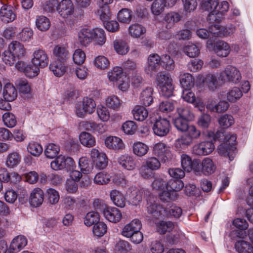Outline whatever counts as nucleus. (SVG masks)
<instances>
[{"label":"nucleus","instance_id":"13d9d810","mask_svg":"<svg viewBox=\"0 0 253 253\" xmlns=\"http://www.w3.org/2000/svg\"><path fill=\"white\" fill-rule=\"evenodd\" d=\"M94 65L98 69L104 70L108 68L110 62L105 56L99 55L96 57L93 61Z\"/></svg>","mask_w":253,"mask_h":253},{"label":"nucleus","instance_id":"6e6d98bb","mask_svg":"<svg viewBox=\"0 0 253 253\" xmlns=\"http://www.w3.org/2000/svg\"><path fill=\"white\" fill-rule=\"evenodd\" d=\"M177 113L179 118H182L189 121L194 119V115L188 107H180L177 109Z\"/></svg>","mask_w":253,"mask_h":253},{"label":"nucleus","instance_id":"f8f14e48","mask_svg":"<svg viewBox=\"0 0 253 253\" xmlns=\"http://www.w3.org/2000/svg\"><path fill=\"white\" fill-rule=\"evenodd\" d=\"M57 11L64 18H67L74 12V5L71 0H62L58 2Z\"/></svg>","mask_w":253,"mask_h":253},{"label":"nucleus","instance_id":"c9c22d12","mask_svg":"<svg viewBox=\"0 0 253 253\" xmlns=\"http://www.w3.org/2000/svg\"><path fill=\"white\" fill-rule=\"evenodd\" d=\"M132 114L135 120L143 121L148 117V111L144 107L136 105L132 110Z\"/></svg>","mask_w":253,"mask_h":253},{"label":"nucleus","instance_id":"b1692460","mask_svg":"<svg viewBox=\"0 0 253 253\" xmlns=\"http://www.w3.org/2000/svg\"><path fill=\"white\" fill-rule=\"evenodd\" d=\"M153 89L151 87L143 90L139 96L140 103L145 106H150L153 102Z\"/></svg>","mask_w":253,"mask_h":253},{"label":"nucleus","instance_id":"de8ad7c7","mask_svg":"<svg viewBox=\"0 0 253 253\" xmlns=\"http://www.w3.org/2000/svg\"><path fill=\"white\" fill-rule=\"evenodd\" d=\"M53 54L56 58V61L65 62L68 58L69 53L65 47L56 45L54 48Z\"/></svg>","mask_w":253,"mask_h":253},{"label":"nucleus","instance_id":"72a5a7b5","mask_svg":"<svg viewBox=\"0 0 253 253\" xmlns=\"http://www.w3.org/2000/svg\"><path fill=\"white\" fill-rule=\"evenodd\" d=\"M181 19V16L177 12H170L166 14L164 18V20L166 23V27L167 29L171 28L175 23L178 22Z\"/></svg>","mask_w":253,"mask_h":253},{"label":"nucleus","instance_id":"a211bd4d","mask_svg":"<svg viewBox=\"0 0 253 253\" xmlns=\"http://www.w3.org/2000/svg\"><path fill=\"white\" fill-rule=\"evenodd\" d=\"M103 213L106 219L113 223L119 222L122 217L120 211L115 207L105 208L103 211Z\"/></svg>","mask_w":253,"mask_h":253},{"label":"nucleus","instance_id":"7c9ffc66","mask_svg":"<svg viewBox=\"0 0 253 253\" xmlns=\"http://www.w3.org/2000/svg\"><path fill=\"white\" fill-rule=\"evenodd\" d=\"M107 77L109 81L113 83H117L125 76L124 75L122 68L116 66L108 72Z\"/></svg>","mask_w":253,"mask_h":253},{"label":"nucleus","instance_id":"6e6552de","mask_svg":"<svg viewBox=\"0 0 253 253\" xmlns=\"http://www.w3.org/2000/svg\"><path fill=\"white\" fill-rule=\"evenodd\" d=\"M170 123L169 121L164 118H160L156 120L153 126V130L155 134L159 136H166L169 132Z\"/></svg>","mask_w":253,"mask_h":253},{"label":"nucleus","instance_id":"393cba45","mask_svg":"<svg viewBox=\"0 0 253 253\" xmlns=\"http://www.w3.org/2000/svg\"><path fill=\"white\" fill-rule=\"evenodd\" d=\"M179 78L180 85L183 89L191 88L193 87L194 79L190 74L180 72Z\"/></svg>","mask_w":253,"mask_h":253},{"label":"nucleus","instance_id":"3c124183","mask_svg":"<svg viewBox=\"0 0 253 253\" xmlns=\"http://www.w3.org/2000/svg\"><path fill=\"white\" fill-rule=\"evenodd\" d=\"M45 196L48 202L52 205L56 204L60 198L58 191L52 188H47L45 192Z\"/></svg>","mask_w":253,"mask_h":253},{"label":"nucleus","instance_id":"c756f323","mask_svg":"<svg viewBox=\"0 0 253 253\" xmlns=\"http://www.w3.org/2000/svg\"><path fill=\"white\" fill-rule=\"evenodd\" d=\"M8 49L17 58L22 57L26 54L24 45L17 41L11 42L8 45Z\"/></svg>","mask_w":253,"mask_h":253},{"label":"nucleus","instance_id":"0e129e2a","mask_svg":"<svg viewBox=\"0 0 253 253\" xmlns=\"http://www.w3.org/2000/svg\"><path fill=\"white\" fill-rule=\"evenodd\" d=\"M59 151L60 148L58 145L50 143L46 146L44 153L47 158H54L57 155Z\"/></svg>","mask_w":253,"mask_h":253},{"label":"nucleus","instance_id":"680f3d73","mask_svg":"<svg viewBox=\"0 0 253 253\" xmlns=\"http://www.w3.org/2000/svg\"><path fill=\"white\" fill-rule=\"evenodd\" d=\"M131 11L127 8H123L118 13V19L122 23H128L131 21Z\"/></svg>","mask_w":253,"mask_h":253},{"label":"nucleus","instance_id":"c85d7f7f","mask_svg":"<svg viewBox=\"0 0 253 253\" xmlns=\"http://www.w3.org/2000/svg\"><path fill=\"white\" fill-rule=\"evenodd\" d=\"M17 96V92L15 87L10 83H7L4 86L3 89V96L7 101H13Z\"/></svg>","mask_w":253,"mask_h":253},{"label":"nucleus","instance_id":"e433bc0d","mask_svg":"<svg viewBox=\"0 0 253 253\" xmlns=\"http://www.w3.org/2000/svg\"><path fill=\"white\" fill-rule=\"evenodd\" d=\"M118 163L124 168L127 170L133 169L135 166L133 158L128 155H123L118 158Z\"/></svg>","mask_w":253,"mask_h":253},{"label":"nucleus","instance_id":"1a4fd4ad","mask_svg":"<svg viewBox=\"0 0 253 253\" xmlns=\"http://www.w3.org/2000/svg\"><path fill=\"white\" fill-rule=\"evenodd\" d=\"M74 165L72 158L63 155H59L50 163L51 168L55 170L62 169L66 167H73Z\"/></svg>","mask_w":253,"mask_h":253},{"label":"nucleus","instance_id":"bf43d9fd","mask_svg":"<svg viewBox=\"0 0 253 253\" xmlns=\"http://www.w3.org/2000/svg\"><path fill=\"white\" fill-rule=\"evenodd\" d=\"M99 215L97 212L90 211L88 212L84 218V223L87 226H90L99 222Z\"/></svg>","mask_w":253,"mask_h":253},{"label":"nucleus","instance_id":"2eb2a0df","mask_svg":"<svg viewBox=\"0 0 253 253\" xmlns=\"http://www.w3.org/2000/svg\"><path fill=\"white\" fill-rule=\"evenodd\" d=\"M218 77L219 76L215 74H208L206 75L202 81L204 85L210 90H215L223 83L219 80Z\"/></svg>","mask_w":253,"mask_h":253},{"label":"nucleus","instance_id":"0eeeda50","mask_svg":"<svg viewBox=\"0 0 253 253\" xmlns=\"http://www.w3.org/2000/svg\"><path fill=\"white\" fill-rule=\"evenodd\" d=\"M90 156L97 169H103L107 166L108 160L105 153L99 152L97 149L93 148L90 151Z\"/></svg>","mask_w":253,"mask_h":253},{"label":"nucleus","instance_id":"864d4df0","mask_svg":"<svg viewBox=\"0 0 253 253\" xmlns=\"http://www.w3.org/2000/svg\"><path fill=\"white\" fill-rule=\"evenodd\" d=\"M37 28L42 31L48 30L50 27V21L45 16L41 15L38 16L36 20Z\"/></svg>","mask_w":253,"mask_h":253},{"label":"nucleus","instance_id":"49530a36","mask_svg":"<svg viewBox=\"0 0 253 253\" xmlns=\"http://www.w3.org/2000/svg\"><path fill=\"white\" fill-rule=\"evenodd\" d=\"M191 88L183 89L181 97L185 101L193 103L195 106H198L200 103V100L196 99L194 93L190 90Z\"/></svg>","mask_w":253,"mask_h":253},{"label":"nucleus","instance_id":"c03bdc74","mask_svg":"<svg viewBox=\"0 0 253 253\" xmlns=\"http://www.w3.org/2000/svg\"><path fill=\"white\" fill-rule=\"evenodd\" d=\"M111 176L105 171H101L95 174L93 178L95 184L99 185L107 184L110 181Z\"/></svg>","mask_w":253,"mask_h":253},{"label":"nucleus","instance_id":"a19ab883","mask_svg":"<svg viewBox=\"0 0 253 253\" xmlns=\"http://www.w3.org/2000/svg\"><path fill=\"white\" fill-rule=\"evenodd\" d=\"M236 251L239 253H253V247L249 242L241 240L238 241L235 245Z\"/></svg>","mask_w":253,"mask_h":253},{"label":"nucleus","instance_id":"8fccbe9b","mask_svg":"<svg viewBox=\"0 0 253 253\" xmlns=\"http://www.w3.org/2000/svg\"><path fill=\"white\" fill-rule=\"evenodd\" d=\"M167 180L164 175H156L152 183L153 189L157 190H163L166 188Z\"/></svg>","mask_w":253,"mask_h":253},{"label":"nucleus","instance_id":"a18cd8bd","mask_svg":"<svg viewBox=\"0 0 253 253\" xmlns=\"http://www.w3.org/2000/svg\"><path fill=\"white\" fill-rule=\"evenodd\" d=\"M132 150L135 155L138 157H142L147 153L149 147L144 143L136 142L133 144Z\"/></svg>","mask_w":253,"mask_h":253},{"label":"nucleus","instance_id":"58836bf2","mask_svg":"<svg viewBox=\"0 0 253 253\" xmlns=\"http://www.w3.org/2000/svg\"><path fill=\"white\" fill-rule=\"evenodd\" d=\"M203 173L206 175L213 173L216 169V166L211 159L205 158L202 161Z\"/></svg>","mask_w":253,"mask_h":253},{"label":"nucleus","instance_id":"7ed1b4c3","mask_svg":"<svg viewBox=\"0 0 253 253\" xmlns=\"http://www.w3.org/2000/svg\"><path fill=\"white\" fill-rule=\"evenodd\" d=\"M242 76L240 71L235 67L231 65L227 66L224 70L221 72L218 79L222 83L226 82L238 83L241 80Z\"/></svg>","mask_w":253,"mask_h":253},{"label":"nucleus","instance_id":"f257e3e1","mask_svg":"<svg viewBox=\"0 0 253 253\" xmlns=\"http://www.w3.org/2000/svg\"><path fill=\"white\" fill-rule=\"evenodd\" d=\"M95 103L92 99L84 97L82 101L76 104V114L77 117L84 118L87 114H92L95 110Z\"/></svg>","mask_w":253,"mask_h":253},{"label":"nucleus","instance_id":"412c9836","mask_svg":"<svg viewBox=\"0 0 253 253\" xmlns=\"http://www.w3.org/2000/svg\"><path fill=\"white\" fill-rule=\"evenodd\" d=\"M161 57L158 54H150L148 58V65L145 69L146 72L149 74L153 71L157 70L161 64Z\"/></svg>","mask_w":253,"mask_h":253},{"label":"nucleus","instance_id":"6ab92c4d","mask_svg":"<svg viewBox=\"0 0 253 253\" xmlns=\"http://www.w3.org/2000/svg\"><path fill=\"white\" fill-rule=\"evenodd\" d=\"M128 192V202L132 205H138L142 200L144 190L131 187L129 189Z\"/></svg>","mask_w":253,"mask_h":253},{"label":"nucleus","instance_id":"423d86ee","mask_svg":"<svg viewBox=\"0 0 253 253\" xmlns=\"http://www.w3.org/2000/svg\"><path fill=\"white\" fill-rule=\"evenodd\" d=\"M214 149V145L211 141H204L195 144L192 147V153L196 156H206Z\"/></svg>","mask_w":253,"mask_h":253},{"label":"nucleus","instance_id":"69168bd1","mask_svg":"<svg viewBox=\"0 0 253 253\" xmlns=\"http://www.w3.org/2000/svg\"><path fill=\"white\" fill-rule=\"evenodd\" d=\"M183 52L190 57H195L200 53L199 49L194 44L191 43L185 46L183 48Z\"/></svg>","mask_w":253,"mask_h":253},{"label":"nucleus","instance_id":"4d7b16f0","mask_svg":"<svg viewBox=\"0 0 253 253\" xmlns=\"http://www.w3.org/2000/svg\"><path fill=\"white\" fill-rule=\"evenodd\" d=\"M164 0H155L151 7V11L155 15H160L165 10L166 5Z\"/></svg>","mask_w":253,"mask_h":253},{"label":"nucleus","instance_id":"37998d69","mask_svg":"<svg viewBox=\"0 0 253 253\" xmlns=\"http://www.w3.org/2000/svg\"><path fill=\"white\" fill-rule=\"evenodd\" d=\"M20 155L16 152L8 154L6 161V165L9 168H13L18 166L21 162Z\"/></svg>","mask_w":253,"mask_h":253},{"label":"nucleus","instance_id":"5fc2aeb1","mask_svg":"<svg viewBox=\"0 0 253 253\" xmlns=\"http://www.w3.org/2000/svg\"><path fill=\"white\" fill-rule=\"evenodd\" d=\"M98 9L96 12L97 16H99L102 21H106L109 20L111 15L110 9L109 6H98Z\"/></svg>","mask_w":253,"mask_h":253},{"label":"nucleus","instance_id":"79ce46f5","mask_svg":"<svg viewBox=\"0 0 253 253\" xmlns=\"http://www.w3.org/2000/svg\"><path fill=\"white\" fill-rule=\"evenodd\" d=\"M80 142L83 145L91 147L95 145V139L91 134L86 132H82L79 136Z\"/></svg>","mask_w":253,"mask_h":253},{"label":"nucleus","instance_id":"4c0bfd02","mask_svg":"<svg viewBox=\"0 0 253 253\" xmlns=\"http://www.w3.org/2000/svg\"><path fill=\"white\" fill-rule=\"evenodd\" d=\"M106 106L114 111H118L122 106V101L115 95H111L106 99Z\"/></svg>","mask_w":253,"mask_h":253},{"label":"nucleus","instance_id":"cd10ccee","mask_svg":"<svg viewBox=\"0 0 253 253\" xmlns=\"http://www.w3.org/2000/svg\"><path fill=\"white\" fill-rule=\"evenodd\" d=\"M27 244L26 238L23 236H18L14 238L10 245V249L13 253L19 252Z\"/></svg>","mask_w":253,"mask_h":253},{"label":"nucleus","instance_id":"f03ea898","mask_svg":"<svg viewBox=\"0 0 253 253\" xmlns=\"http://www.w3.org/2000/svg\"><path fill=\"white\" fill-rule=\"evenodd\" d=\"M200 7L205 11L214 9L223 17L224 14L229 9V5L226 1H222L219 3L217 0H209V1L203 0L202 2L200 3Z\"/></svg>","mask_w":253,"mask_h":253},{"label":"nucleus","instance_id":"4be33fe9","mask_svg":"<svg viewBox=\"0 0 253 253\" xmlns=\"http://www.w3.org/2000/svg\"><path fill=\"white\" fill-rule=\"evenodd\" d=\"M213 50L217 55L220 57H226L230 51L229 44L223 41H219L215 43Z\"/></svg>","mask_w":253,"mask_h":253},{"label":"nucleus","instance_id":"09e8293b","mask_svg":"<svg viewBox=\"0 0 253 253\" xmlns=\"http://www.w3.org/2000/svg\"><path fill=\"white\" fill-rule=\"evenodd\" d=\"M243 95L241 90L237 87L230 89L226 94L227 100L231 103H234L240 99Z\"/></svg>","mask_w":253,"mask_h":253},{"label":"nucleus","instance_id":"20e7f679","mask_svg":"<svg viewBox=\"0 0 253 253\" xmlns=\"http://www.w3.org/2000/svg\"><path fill=\"white\" fill-rule=\"evenodd\" d=\"M157 81L161 88V93L165 97H169L172 95L173 86L172 79L168 75L159 73L157 76Z\"/></svg>","mask_w":253,"mask_h":253},{"label":"nucleus","instance_id":"052dcab7","mask_svg":"<svg viewBox=\"0 0 253 253\" xmlns=\"http://www.w3.org/2000/svg\"><path fill=\"white\" fill-rule=\"evenodd\" d=\"M161 66L168 71L173 70L175 68L173 60L169 55H163L161 57Z\"/></svg>","mask_w":253,"mask_h":253},{"label":"nucleus","instance_id":"9b49d317","mask_svg":"<svg viewBox=\"0 0 253 253\" xmlns=\"http://www.w3.org/2000/svg\"><path fill=\"white\" fill-rule=\"evenodd\" d=\"M44 194L43 190L39 187L33 189L30 194L29 202L34 207H38L43 203Z\"/></svg>","mask_w":253,"mask_h":253},{"label":"nucleus","instance_id":"ea45409f","mask_svg":"<svg viewBox=\"0 0 253 253\" xmlns=\"http://www.w3.org/2000/svg\"><path fill=\"white\" fill-rule=\"evenodd\" d=\"M129 33L133 38H139L146 33V29L142 25L135 23L129 26Z\"/></svg>","mask_w":253,"mask_h":253},{"label":"nucleus","instance_id":"9d476101","mask_svg":"<svg viewBox=\"0 0 253 253\" xmlns=\"http://www.w3.org/2000/svg\"><path fill=\"white\" fill-rule=\"evenodd\" d=\"M32 63L39 68H43L48 64V58L44 50L41 49H36L33 53Z\"/></svg>","mask_w":253,"mask_h":253},{"label":"nucleus","instance_id":"774afa93","mask_svg":"<svg viewBox=\"0 0 253 253\" xmlns=\"http://www.w3.org/2000/svg\"><path fill=\"white\" fill-rule=\"evenodd\" d=\"M115 250L118 253H126L131 250L128 242L124 240H120L116 245Z\"/></svg>","mask_w":253,"mask_h":253},{"label":"nucleus","instance_id":"dca6fc26","mask_svg":"<svg viewBox=\"0 0 253 253\" xmlns=\"http://www.w3.org/2000/svg\"><path fill=\"white\" fill-rule=\"evenodd\" d=\"M141 227V221L138 219H134L124 226L122 234L126 238H129L132 234L140 230Z\"/></svg>","mask_w":253,"mask_h":253},{"label":"nucleus","instance_id":"39448f33","mask_svg":"<svg viewBox=\"0 0 253 253\" xmlns=\"http://www.w3.org/2000/svg\"><path fill=\"white\" fill-rule=\"evenodd\" d=\"M153 152L162 163L169 162L172 158L169 147L164 143L155 144L153 147Z\"/></svg>","mask_w":253,"mask_h":253},{"label":"nucleus","instance_id":"5701e85b","mask_svg":"<svg viewBox=\"0 0 253 253\" xmlns=\"http://www.w3.org/2000/svg\"><path fill=\"white\" fill-rule=\"evenodd\" d=\"M105 146L109 149L114 150L123 149L125 147L121 139L116 136H109L105 140Z\"/></svg>","mask_w":253,"mask_h":253},{"label":"nucleus","instance_id":"e2e57ef3","mask_svg":"<svg viewBox=\"0 0 253 253\" xmlns=\"http://www.w3.org/2000/svg\"><path fill=\"white\" fill-rule=\"evenodd\" d=\"M27 150L31 155L39 156L42 152V147L37 142H31L27 146Z\"/></svg>","mask_w":253,"mask_h":253},{"label":"nucleus","instance_id":"603ef678","mask_svg":"<svg viewBox=\"0 0 253 253\" xmlns=\"http://www.w3.org/2000/svg\"><path fill=\"white\" fill-rule=\"evenodd\" d=\"M184 187V183L181 180L170 179L167 182L166 189L171 192L180 191Z\"/></svg>","mask_w":253,"mask_h":253},{"label":"nucleus","instance_id":"338daca9","mask_svg":"<svg viewBox=\"0 0 253 253\" xmlns=\"http://www.w3.org/2000/svg\"><path fill=\"white\" fill-rule=\"evenodd\" d=\"M181 163L182 168L184 170L190 172L192 170V163L191 157L187 154L181 155Z\"/></svg>","mask_w":253,"mask_h":253},{"label":"nucleus","instance_id":"4468645a","mask_svg":"<svg viewBox=\"0 0 253 253\" xmlns=\"http://www.w3.org/2000/svg\"><path fill=\"white\" fill-rule=\"evenodd\" d=\"M11 5L4 4L0 9V18L5 23L11 22L16 18V14Z\"/></svg>","mask_w":253,"mask_h":253},{"label":"nucleus","instance_id":"a878e982","mask_svg":"<svg viewBox=\"0 0 253 253\" xmlns=\"http://www.w3.org/2000/svg\"><path fill=\"white\" fill-rule=\"evenodd\" d=\"M91 33L92 41L94 40L99 45H102L105 43L106 38L105 32L103 29L99 28L91 29Z\"/></svg>","mask_w":253,"mask_h":253},{"label":"nucleus","instance_id":"473e14b6","mask_svg":"<svg viewBox=\"0 0 253 253\" xmlns=\"http://www.w3.org/2000/svg\"><path fill=\"white\" fill-rule=\"evenodd\" d=\"M110 196L113 203L117 207L123 208L126 205V199L123 194L117 190H112Z\"/></svg>","mask_w":253,"mask_h":253},{"label":"nucleus","instance_id":"2f4dec72","mask_svg":"<svg viewBox=\"0 0 253 253\" xmlns=\"http://www.w3.org/2000/svg\"><path fill=\"white\" fill-rule=\"evenodd\" d=\"M15 85L20 94H27L31 93V84L25 78L18 79Z\"/></svg>","mask_w":253,"mask_h":253},{"label":"nucleus","instance_id":"ddd939ff","mask_svg":"<svg viewBox=\"0 0 253 253\" xmlns=\"http://www.w3.org/2000/svg\"><path fill=\"white\" fill-rule=\"evenodd\" d=\"M91 29L86 27L81 28L77 35V41L83 47H86L92 42Z\"/></svg>","mask_w":253,"mask_h":253},{"label":"nucleus","instance_id":"f704fd0d","mask_svg":"<svg viewBox=\"0 0 253 253\" xmlns=\"http://www.w3.org/2000/svg\"><path fill=\"white\" fill-rule=\"evenodd\" d=\"M49 68L54 75L57 77L62 76L66 72V66L64 62L56 60L50 64Z\"/></svg>","mask_w":253,"mask_h":253},{"label":"nucleus","instance_id":"bb28decb","mask_svg":"<svg viewBox=\"0 0 253 253\" xmlns=\"http://www.w3.org/2000/svg\"><path fill=\"white\" fill-rule=\"evenodd\" d=\"M115 51L120 55H126L129 50L127 42L123 39H116L113 42Z\"/></svg>","mask_w":253,"mask_h":253},{"label":"nucleus","instance_id":"f3484780","mask_svg":"<svg viewBox=\"0 0 253 253\" xmlns=\"http://www.w3.org/2000/svg\"><path fill=\"white\" fill-rule=\"evenodd\" d=\"M229 107L228 102L225 100H220L218 103L212 100L209 101L206 105L207 108L211 112L222 113L227 110Z\"/></svg>","mask_w":253,"mask_h":253},{"label":"nucleus","instance_id":"aec40b11","mask_svg":"<svg viewBox=\"0 0 253 253\" xmlns=\"http://www.w3.org/2000/svg\"><path fill=\"white\" fill-rule=\"evenodd\" d=\"M147 212L152 217L158 218L165 214L166 210L156 202H150L148 204Z\"/></svg>","mask_w":253,"mask_h":253}]
</instances>
